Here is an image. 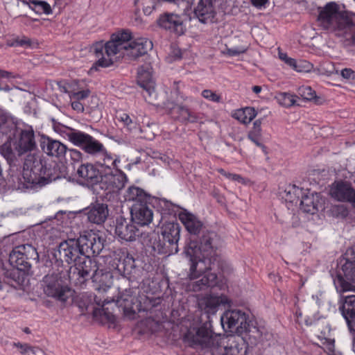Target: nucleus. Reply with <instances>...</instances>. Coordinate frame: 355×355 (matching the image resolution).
Instances as JSON below:
<instances>
[{"label": "nucleus", "mask_w": 355, "mask_h": 355, "mask_svg": "<svg viewBox=\"0 0 355 355\" xmlns=\"http://www.w3.org/2000/svg\"><path fill=\"white\" fill-rule=\"evenodd\" d=\"M141 1L142 9L144 13L146 15H149L152 13L153 10L155 9V3L154 0H136L135 4Z\"/></svg>", "instance_id": "49"}, {"label": "nucleus", "mask_w": 355, "mask_h": 355, "mask_svg": "<svg viewBox=\"0 0 355 355\" xmlns=\"http://www.w3.org/2000/svg\"><path fill=\"white\" fill-rule=\"evenodd\" d=\"M252 5L257 9H262L266 8L268 0H250Z\"/></svg>", "instance_id": "59"}, {"label": "nucleus", "mask_w": 355, "mask_h": 355, "mask_svg": "<svg viewBox=\"0 0 355 355\" xmlns=\"http://www.w3.org/2000/svg\"><path fill=\"white\" fill-rule=\"evenodd\" d=\"M69 157L73 162H80L83 159V153L79 150L75 148H70L67 150Z\"/></svg>", "instance_id": "52"}, {"label": "nucleus", "mask_w": 355, "mask_h": 355, "mask_svg": "<svg viewBox=\"0 0 355 355\" xmlns=\"http://www.w3.org/2000/svg\"><path fill=\"white\" fill-rule=\"evenodd\" d=\"M297 98L296 95L288 92H279L275 96L278 103L284 107H291L295 105Z\"/></svg>", "instance_id": "41"}, {"label": "nucleus", "mask_w": 355, "mask_h": 355, "mask_svg": "<svg viewBox=\"0 0 355 355\" xmlns=\"http://www.w3.org/2000/svg\"><path fill=\"white\" fill-rule=\"evenodd\" d=\"M46 164L36 154H28L25 158L22 178L18 175H10L8 179L12 187L16 189L42 187L44 186Z\"/></svg>", "instance_id": "6"}, {"label": "nucleus", "mask_w": 355, "mask_h": 355, "mask_svg": "<svg viewBox=\"0 0 355 355\" xmlns=\"http://www.w3.org/2000/svg\"><path fill=\"white\" fill-rule=\"evenodd\" d=\"M313 68V64L305 60H296L295 63L293 67V69L298 72H309Z\"/></svg>", "instance_id": "47"}, {"label": "nucleus", "mask_w": 355, "mask_h": 355, "mask_svg": "<svg viewBox=\"0 0 355 355\" xmlns=\"http://www.w3.org/2000/svg\"><path fill=\"white\" fill-rule=\"evenodd\" d=\"M14 145H16L18 156L35 150L36 142L33 128L28 127L24 130H20L18 139L14 142Z\"/></svg>", "instance_id": "20"}, {"label": "nucleus", "mask_w": 355, "mask_h": 355, "mask_svg": "<svg viewBox=\"0 0 355 355\" xmlns=\"http://www.w3.org/2000/svg\"><path fill=\"white\" fill-rule=\"evenodd\" d=\"M171 53L175 60H179L182 58L181 51L178 49H173Z\"/></svg>", "instance_id": "64"}, {"label": "nucleus", "mask_w": 355, "mask_h": 355, "mask_svg": "<svg viewBox=\"0 0 355 355\" xmlns=\"http://www.w3.org/2000/svg\"><path fill=\"white\" fill-rule=\"evenodd\" d=\"M340 268L334 279L338 291H355V248H349L340 259Z\"/></svg>", "instance_id": "8"}, {"label": "nucleus", "mask_w": 355, "mask_h": 355, "mask_svg": "<svg viewBox=\"0 0 355 355\" xmlns=\"http://www.w3.org/2000/svg\"><path fill=\"white\" fill-rule=\"evenodd\" d=\"M334 216L336 217L345 218L348 215V209L344 205H334L331 208Z\"/></svg>", "instance_id": "50"}, {"label": "nucleus", "mask_w": 355, "mask_h": 355, "mask_svg": "<svg viewBox=\"0 0 355 355\" xmlns=\"http://www.w3.org/2000/svg\"><path fill=\"white\" fill-rule=\"evenodd\" d=\"M75 241L80 248L82 256H96L103 249L101 238L92 232H83L78 238H75Z\"/></svg>", "instance_id": "11"}, {"label": "nucleus", "mask_w": 355, "mask_h": 355, "mask_svg": "<svg viewBox=\"0 0 355 355\" xmlns=\"http://www.w3.org/2000/svg\"><path fill=\"white\" fill-rule=\"evenodd\" d=\"M339 309L352 331L355 332V295H347L340 300Z\"/></svg>", "instance_id": "24"}, {"label": "nucleus", "mask_w": 355, "mask_h": 355, "mask_svg": "<svg viewBox=\"0 0 355 355\" xmlns=\"http://www.w3.org/2000/svg\"><path fill=\"white\" fill-rule=\"evenodd\" d=\"M63 167V165L57 163H54L53 165H46L44 176V186L64 176V171H61V168Z\"/></svg>", "instance_id": "35"}, {"label": "nucleus", "mask_w": 355, "mask_h": 355, "mask_svg": "<svg viewBox=\"0 0 355 355\" xmlns=\"http://www.w3.org/2000/svg\"><path fill=\"white\" fill-rule=\"evenodd\" d=\"M40 146L46 155L58 159L64 158L68 150L65 144L49 137H43L42 138Z\"/></svg>", "instance_id": "22"}, {"label": "nucleus", "mask_w": 355, "mask_h": 355, "mask_svg": "<svg viewBox=\"0 0 355 355\" xmlns=\"http://www.w3.org/2000/svg\"><path fill=\"white\" fill-rule=\"evenodd\" d=\"M67 275L71 283L80 287L89 279L100 286H109L112 278L109 272L99 268L94 259L86 255L80 257L73 265L69 266Z\"/></svg>", "instance_id": "3"}, {"label": "nucleus", "mask_w": 355, "mask_h": 355, "mask_svg": "<svg viewBox=\"0 0 355 355\" xmlns=\"http://www.w3.org/2000/svg\"><path fill=\"white\" fill-rule=\"evenodd\" d=\"M298 95L306 101H311L316 98L315 92L309 86H302L297 89Z\"/></svg>", "instance_id": "46"}, {"label": "nucleus", "mask_w": 355, "mask_h": 355, "mask_svg": "<svg viewBox=\"0 0 355 355\" xmlns=\"http://www.w3.org/2000/svg\"><path fill=\"white\" fill-rule=\"evenodd\" d=\"M54 257L57 262L60 261L61 263L65 262L68 265H73L82 257L75 238H68L60 243Z\"/></svg>", "instance_id": "12"}, {"label": "nucleus", "mask_w": 355, "mask_h": 355, "mask_svg": "<svg viewBox=\"0 0 355 355\" xmlns=\"http://www.w3.org/2000/svg\"><path fill=\"white\" fill-rule=\"evenodd\" d=\"M89 135H90L87 133L74 128L71 135H69L68 140L76 146L82 148Z\"/></svg>", "instance_id": "42"}, {"label": "nucleus", "mask_w": 355, "mask_h": 355, "mask_svg": "<svg viewBox=\"0 0 355 355\" xmlns=\"http://www.w3.org/2000/svg\"><path fill=\"white\" fill-rule=\"evenodd\" d=\"M125 199L126 201H132L134 203H150L151 196L147 193L144 189L131 186L125 193Z\"/></svg>", "instance_id": "31"}, {"label": "nucleus", "mask_w": 355, "mask_h": 355, "mask_svg": "<svg viewBox=\"0 0 355 355\" xmlns=\"http://www.w3.org/2000/svg\"><path fill=\"white\" fill-rule=\"evenodd\" d=\"M319 26L355 46V13L340 10L336 2H329L320 10Z\"/></svg>", "instance_id": "2"}, {"label": "nucleus", "mask_w": 355, "mask_h": 355, "mask_svg": "<svg viewBox=\"0 0 355 355\" xmlns=\"http://www.w3.org/2000/svg\"><path fill=\"white\" fill-rule=\"evenodd\" d=\"M232 301L223 294H206L198 298V307L208 315H215L220 307L230 306Z\"/></svg>", "instance_id": "14"}, {"label": "nucleus", "mask_w": 355, "mask_h": 355, "mask_svg": "<svg viewBox=\"0 0 355 355\" xmlns=\"http://www.w3.org/2000/svg\"><path fill=\"white\" fill-rule=\"evenodd\" d=\"M117 118L120 121L123 122L128 129L130 130L134 128L135 123L132 121L128 114L122 113L119 114Z\"/></svg>", "instance_id": "53"}, {"label": "nucleus", "mask_w": 355, "mask_h": 355, "mask_svg": "<svg viewBox=\"0 0 355 355\" xmlns=\"http://www.w3.org/2000/svg\"><path fill=\"white\" fill-rule=\"evenodd\" d=\"M202 96L211 101L219 103L221 100L220 95L217 94L216 92H212L210 89H205L202 92Z\"/></svg>", "instance_id": "51"}, {"label": "nucleus", "mask_w": 355, "mask_h": 355, "mask_svg": "<svg viewBox=\"0 0 355 355\" xmlns=\"http://www.w3.org/2000/svg\"><path fill=\"white\" fill-rule=\"evenodd\" d=\"M8 139H10L8 138ZM0 153L7 160L10 165L15 164L18 156V152L16 150V145H14V148L12 146L10 140H8L3 145L0 146Z\"/></svg>", "instance_id": "37"}, {"label": "nucleus", "mask_w": 355, "mask_h": 355, "mask_svg": "<svg viewBox=\"0 0 355 355\" xmlns=\"http://www.w3.org/2000/svg\"><path fill=\"white\" fill-rule=\"evenodd\" d=\"M52 125L53 128V130L60 134L62 137L67 138V139L69 137V135H71V132H73L74 128L66 126L60 122H58L54 119H52Z\"/></svg>", "instance_id": "45"}, {"label": "nucleus", "mask_w": 355, "mask_h": 355, "mask_svg": "<svg viewBox=\"0 0 355 355\" xmlns=\"http://www.w3.org/2000/svg\"><path fill=\"white\" fill-rule=\"evenodd\" d=\"M210 267H206L205 265H200L197 268L196 272H191V263L189 277L191 279H196L189 284V290L193 292L205 291L207 288H212L218 285V277L215 272H211Z\"/></svg>", "instance_id": "9"}, {"label": "nucleus", "mask_w": 355, "mask_h": 355, "mask_svg": "<svg viewBox=\"0 0 355 355\" xmlns=\"http://www.w3.org/2000/svg\"><path fill=\"white\" fill-rule=\"evenodd\" d=\"M279 58L280 60L284 61L286 64L293 68V65L295 63V60L291 58L288 57L287 54L285 53L279 52Z\"/></svg>", "instance_id": "56"}, {"label": "nucleus", "mask_w": 355, "mask_h": 355, "mask_svg": "<svg viewBox=\"0 0 355 355\" xmlns=\"http://www.w3.org/2000/svg\"><path fill=\"white\" fill-rule=\"evenodd\" d=\"M171 114L175 119L183 123H196L199 119L196 112L182 105H175L171 110Z\"/></svg>", "instance_id": "29"}, {"label": "nucleus", "mask_w": 355, "mask_h": 355, "mask_svg": "<svg viewBox=\"0 0 355 355\" xmlns=\"http://www.w3.org/2000/svg\"><path fill=\"white\" fill-rule=\"evenodd\" d=\"M131 38V33L123 31L112 34L110 40L105 44L103 41L94 44L92 49L98 59L91 69L110 67L113 64L110 57L123 50L128 51L129 57L137 59L153 49L152 42L146 38H138L133 41Z\"/></svg>", "instance_id": "1"}, {"label": "nucleus", "mask_w": 355, "mask_h": 355, "mask_svg": "<svg viewBox=\"0 0 355 355\" xmlns=\"http://www.w3.org/2000/svg\"><path fill=\"white\" fill-rule=\"evenodd\" d=\"M44 293L49 297H53L60 302H64L73 296V291L63 284L61 277L58 275H47L43 279Z\"/></svg>", "instance_id": "10"}, {"label": "nucleus", "mask_w": 355, "mask_h": 355, "mask_svg": "<svg viewBox=\"0 0 355 355\" xmlns=\"http://www.w3.org/2000/svg\"><path fill=\"white\" fill-rule=\"evenodd\" d=\"M17 250V252H19L18 254H24L25 259L29 263H31V261L37 263L39 261L38 252L36 248L31 244L19 245V248Z\"/></svg>", "instance_id": "40"}, {"label": "nucleus", "mask_w": 355, "mask_h": 355, "mask_svg": "<svg viewBox=\"0 0 355 355\" xmlns=\"http://www.w3.org/2000/svg\"><path fill=\"white\" fill-rule=\"evenodd\" d=\"M150 69L149 66H142L139 69L137 73V83L149 97L155 93V82Z\"/></svg>", "instance_id": "28"}, {"label": "nucleus", "mask_w": 355, "mask_h": 355, "mask_svg": "<svg viewBox=\"0 0 355 355\" xmlns=\"http://www.w3.org/2000/svg\"><path fill=\"white\" fill-rule=\"evenodd\" d=\"M137 288H125L120 292V295L116 300L115 304L121 309L124 315L130 320L137 317H145V313L153 307L160 304L159 298L141 295H137Z\"/></svg>", "instance_id": "5"}, {"label": "nucleus", "mask_w": 355, "mask_h": 355, "mask_svg": "<svg viewBox=\"0 0 355 355\" xmlns=\"http://www.w3.org/2000/svg\"><path fill=\"white\" fill-rule=\"evenodd\" d=\"M15 44L16 46H31V41L30 39L27 38V37H24L23 39H17L15 41Z\"/></svg>", "instance_id": "60"}, {"label": "nucleus", "mask_w": 355, "mask_h": 355, "mask_svg": "<svg viewBox=\"0 0 355 355\" xmlns=\"http://www.w3.org/2000/svg\"><path fill=\"white\" fill-rule=\"evenodd\" d=\"M157 23L163 29L170 31L178 35L184 33L183 20L182 17L178 14L166 12L160 15L157 20Z\"/></svg>", "instance_id": "19"}, {"label": "nucleus", "mask_w": 355, "mask_h": 355, "mask_svg": "<svg viewBox=\"0 0 355 355\" xmlns=\"http://www.w3.org/2000/svg\"><path fill=\"white\" fill-rule=\"evenodd\" d=\"M181 227L175 221H166L162 223L158 233L151 240L155 252L160 254L170 255L179 251L178 241Z\"/></svg>", "instance_id": "7"}, {"label": "nucleus", "mask_w": 355, "mask_h": 355, "mask_svg": "<svg viewBox=\"0 0 355 355\" xmlns=\"http://www.w3.org/2000/svg\"><path fill=\"white\" fill-rule=\"evenodd\" d=\"M261 119L256 120L253 123V128L248 133V138L257 146L261 147L266 152V146L261 142Z\"/></svg>", "instance_id": "39"}, {"label": "nucleus", "mask_w": 355, "mask_h": 355, "mask_svg": "<svg viewBox=\"0 0 355 355\" xmlns=\"http://www.w3.org/2000/svg\"><path fill=\"white\" fill-rule=\"evenodd\" d=\"M330 195L338 201L350 202L355 207V190L350 183L335 182L331 187Z\"/></svg>", "instance_id": "17"}, {"label": "nucleus", "mask_w": 355, "mask_h": 355, "mask_svg": "<svg viewBox=\"0 0 355 355\" xmlns=\"http://www.w3.org/2000/svg\"><path fill=\"white\" fill-rule=\"evenodd\" d=\"M0 78H14L15 76L12 75L11 72L0 69Z\"/></svg>", "instance_id": "63"}, {"label": "nucleus", "mask_w": 355, "mask_h": 355, "mask_svg": "<svg viewBox=\"0 0 355 355\" xmlns=\"http://www.w3.org/2000/svg\"><path fill=\"white\" fill-rule=\"evenodd\" d=\"M341 76L347 80L355 79V71L350 68H345L340 71Z\"/></svg>", "instance_id": "54"}, {"label": "nucleus", "mask_w": 355, "mask_h": 355, "mask_svg": "<svg viewBox=\"0 0 355 355\" xmlns=\"http://www.w3.org/2000/svg\"><path fill=\"white\" fill-rule=\"evenodd\" d=\"M85 153L95 157L97 154L104 152V146L99 141L89 135L85 144L81 148Z\"/></svg>", "instance_id": "36"}, {"label": "nucleus", "mask_w": 355, "mask_h": 355, "mask_svg": "<svg viewBox=\"0 0 355 355\" xmlns=\"http://www.w3.org/2000/svg\"><path fill=\"white\" fill-rule=\"evenodd\" d=\"M241 311L239 310H232L227 311L221 316V323L225 327V324H227V328H234L239 322L240 318H242Z\"/></svg>", "instance_id": "38"}, {"label": "nucleus", "mask_w": 355, "mask_h": 355, "mask_svg": "<svg viewBox=\"0 0 355 355\" xmlns=\"http://www.w3.org/2000/svg\"><path fill=\"white\" fill-rule=\"evenodd\" d=\"M257 112L252 107H245V119H248V123L252 121L257 116Z\"/></svg>", "instance_id": "55"}, {"label": "nucleus", "mask_w": 355, "mask_h": 355, "mask_svg": "<svg viewBox=\"0 0 355 355\" xmlns=\"http://www.w3.org/2000/svg\"><path fill=\"white\" fill-rule=\"evenodd\" d=\"M127 177L124 173L119 170L112 172L113 193L122 189L127 182Z\"/></svg>", "instance_id": "44"}, {"label": "nucleus", "mask_w": 355, "mask_h": 355, "mask_svg": "<svg viewBox=\"0 0 355 355\" xmlns=\"http://www.w3.org/2000/svg\"><path fill=\"white\" fill-rule=\"evenodd\" d=\"M89 91L87 89V90L80 91L78 92H74L72 94V97L74 99H76V101H79L80 100L87 98L89 96Z\"/></svg>", "instance_id": "58"}, {"label": "nucleus", "mask_w": 355, "mask_h": 355, "mask_svg": "<svg viewBox=\"0 0 355 355\" xmlns=\"http://www.w3.org/2000/svg\"><path fill=\"white\" fill-rule=\"evenodd\" d=\"M232 116L238 120L241 123H244V108H241L235 110Z\"/></svg>", "instance_id": "57"}, {"label": "nucleus", "mask_w": 355, "mask_h": 355, "mask_svg": "<svg viewBox=\"0 0 355 355\" xmlns=\"http://www.w3.org/2000/svg\"><path fill=\"white\" fill-rule=\"evenodd\" d=\"M98 187L107 191V193H113L112 184V172L101 173V178L98 179Z\"/></svg>", "instance_id": "43"}, {"label": "nucleus", "mask_w": 355, "mask_h": 355, "mask_svg": "<svg viewBox=\"0 0 355 355\" xmlns=\"http://www.w3.org/2000/svg\"><path fill=\"white\" fill-rule=\"evenodd\" d=\"M85 211L88 220L97 225L104 223L109 216L107 205L98 202L91 204Z\"/></svg>", "instance_id": "23"}, {"label": "nucleus", "mask_w": 355, "mask_h": 355, "mask_svg": "<svg viewBox=\"0 0 355 355\" xmlns=\"http://www.w3.org/2000/svg\"><path fill=\"white\" fill-rule=\"evenodd\" d=\"M220 172L222 173V174H224L225 175H226L228 178L232 180H235V181H239V182H243V178L239 175H236V174H231V173H228L227 174L223 169H220Z\"/></svg>", "instance_id": "61"}, {"label": "nucleus", "mask_w": 355, "mask_h": 355, "mask_svg": "<svg viewBox=\"0 0 355 355\" xmlns=\"http://www.w3.org/2000/svg\"><path fill=\"white\" fill-rule=\"evenodd\" d=\"M19 248V245L12 249L9 255V261L12 266L16 267L19 270L27 272L31 268V263L25 259L24 254H18L19 253V252H17Z\"/></svg>", "instance_id": "33"}, {"label": "nucleus", "mask_w": 355, "mask_h": 355, "mask_svg": "<svg viewBox=\"0 0 355 355\" xmlns=\"http://www.w3.org/2000/svg\"><path fill=\"white\" fill-rule=\"evenodd\" d=\"M150 203H133L130 209L132 222L141 227L148 226L153 218Z\"/></svg>", "instance_id": "18"}, {"label": "nucleus", "mask_w": 355, "mask_h": 355, "mask_svg": "<svg viewBox=\"0 0 355 355\" xmlns=\"http://www.w3.org/2000/svg\"><path fill=\"white\" fill-rule=\"evenodd\" d=\"M18 131L13 119L0 110V137L6 135L8 139H12Z\"/></svg>", "instance_id": "30"}, {"label": "nucleus", "mask_w": 355, "mask_h": 355, "mask_svg": "<svg viewBox=\"0 0 355 355\" xmlns=\"http://www.w3.org/2000/svg\"><path fill=\"white\" fill-rule=\"evenodd\" d=\"M21 5L28 6L30 9L38 15H49L52 12L50 5L46 1L40 0H11L8 4V8L14 14L21 15V14L12 8L15 6L19 7Z\"/></svg>", "instance_id": "21"}, {"label": "nucleus", "mask_w": 355, "mask_h": 355, "mask_svg": "<svg viewBox=\"0 0 355 355\" xmlns=\"http://www.w3.org/2000/svg\"><path fill=\"white\" fill-rule=\"evenodd\" d=\"M12 345L20 349V352L22 354L31 352L33 354L37 355L38 353L42 352V350L40 348L31 347L28 344H22L21 343H13Z\"/></svg>", "instance_id": "48"}, {"label": "nucleus", "mask_w": 355, "mask_h": 355, "mask_svg": "<svg viewBox=\"0 0 355 355\" xmlns=\"http://www.w3.org/2000/svg\"><path fill=\"white\" fill-rule=\"evenodd\" d=\"M116 269L119 274L128 280L135 279L138 271L135 259L129 253H127L122 259L119 260Z\"/></svg>", "instance_id": "27"}, {"label": "nucleus", "mask_w": 355, "mask_h": 355, "mask_svg": "<svg viewBox=\"0 0 355 355\" xmlns=\"http://www.w3.org/2000/svg\"><path fill=\"white\" fill-rule=\"evenodd\" d=\"M216 12L211 0H200L194 9V15L202 24L213 22Z\"/></svg>", "instance_id": "26"}, {"label": "nucleus", "mask_w": 355, "mask_h": 355, "mask_svg": "<svg viewBox=\"0 0 355 355\" xmlns=\"http://www.w3.org/2000/svg\"><path fill=\"white\" fill-rule=\"evenodd\" d=\"M131 220H128L123 217L116 220L115 234L121 239L125 241H135L137 237L142 234V232Z\"/></svg>", "instance_id": "16"}, {"label": "nucleus", "mask_w": 355, "mask_h": 355, "mask_svg": "<svg viewBox=\"0 0 355 355\" xmlns=\"http://www.w3.org/2000/svg\"><path fill=\"white\" fill-rule=\"evenodd\" d=\"M319 194L311 193L302 197L300 209L306 213L313 214L318 210Z\"/></svg>", "instance_id": "34"}, {"label": "nucleus", "mask_w": 355, "mask_h": 355, "mask_svg": "<svg viewBox=\"0 0 355 355\" xmlns=\"http://www.w3.org/2000/svg\"><path fill=\"white\" fill-rule=\"evenodd\" d=\"M95 157H98L96 162L97 167L101 168V173L114 172V168H116V163L119 162L117 159L114 158L111 154L108 153L104 147V152L97 154Z\"/></svg>", "instance_id": "32"}, {"label": "nucleus", "mask_w": 355, "mask_h": 355, "mask_svg": "<svg viewBox=\"0 0 355 355\" xmlns=\"http://www.w3.org/2000/svg\"><path fill=\"white\" fill-rule=\"evenodd\" d=\"M76 175L78 184L89 188L97 185L98 179L101 178V171L96 164L88 162L78 167Z\"/></svg>", "instance_id": "15"}, {"label": "nucleus", "mask_w": 355, "mask_h": 355, "mask_svg": "<svg viewBox=\"0 0 355 355\" xmlns=\"http://www.w3.org/2000/svg\"><path fill=\"white\" fill-rule=\"evenodd\" d=\"M267 336L265 328L258 326L254 315L245 307V343L248 346L252 347L257 345L261 340L263 339V337L266 338Z\"/></svg>", "instance_id": "13"}, {"label": "nucleus", "mask_w": 355, "mask_h": 355, "mask_svg": "<svg viewBox=\"0 0 355 355\" xmlns=\"http://www.w3.org/2000/svg\"><path fill=\"white\" fill-rule=\"evenodd\" d=\"M179 218L190 233V238H196L202 232L207 230L202 223L196 216L189 212H181L179 214Z\"/></svg>", "instance_id": "25"}, {"label": "nucleus", "mask_w": 355, "mask_h": 355, "mask_svg": "<svg viewBox=\"0 0 355 355\" xmlns=\"http://www.w3.org/2000/svg\"><path fill=\"white\" fill-rule=\"evenodd\" d=\"M217 249V235L215 232L206 230L196 238H189L184 247V253L191 262V272H196L200 265L211 262V257Z\"/></svg>", "instance_id": "4"}, {"label": "nucleus", "mask_w": 355, "mask_h": 355, "mask_svg": "<svg viewBox=\"0 0 355 355\" xmlns=\"http://www.w3.org/2000/svg\"><path fill=\"white\" fill-rule=\"evenodd\" d=\"M71 107L74 110L78 112H83L84 110V107L81 103L78 101H74L71 103Z\"/></svg>", "instance_id": "62"}]
</instances>
